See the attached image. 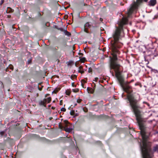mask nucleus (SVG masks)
Masks as SVG:
<instances>
[{
    "label": "nucleus",
    "mask_w": 158,
    "mask_h": 158,
    "mask_svg": "<svg viewBox=\"0 0 158 158\" xmlns=\"http://www.w3.org/2000/svg\"><path fill=\"white\" fill-rule=\"evenodd\" d=\"M118 81L124 90L129 94L127 95V98L129 101L131 106L136 117L139 128L141 130V134L143 139V146L140 144L141 150H151L150 143L148 142L147 140L148 136L146 135V127L144 122H143L140 114V112L138 110L139 107L137 103V100L134 98L133 96L130 94L132 92L131 87L129 86L127 83L123 84V80L119 78Z\"/></svg>",
    "instance_id": "nucleus-1"
},
{
    "label": "nucleus",
    "mask_w": 158,
    "mask_h": 158,
    "mask_svg": "<svg viewBox=\"0 0 158 158\" xmlns=\"http://www.w3.org/2000/svg\"><path fill=\"white\" fill-rule=\"evenodd\" d=\"M127 21V18L123 17L122 20L118 22L119 27H116V30L114 32L113 34V40L111 42V47L113 52V58L110 59V70H114L116 75L119 73L120 67V65L115 62L117 59V55L119 54V52L118 48H120L122 45L121 44L118 43V41L121 38L122 31L123 30V25L126 24Z\"/></svg>",
    "instance_id": "nucleus-2"
},
{
    "label": "nucleus",
    "mask_w": 158,
    "mask_h": 158,
    "mask_svg": "<svg viewBox=\"0 0 158 158\" xmlns=\"http://www.w3.org/2000/svg\"><path fill=\"white\" fill-rule=\"evenodd\" d=\"M47 99L46 98L44 99L43 100H40L39 102V104L40 105L46 107L47 102Z\"/></svg>",
    "instance_id": "nucleus-3"
},
{
    "label": "nucleus",
    "mask_w": 158,
    "mask_h": 158,
    "mask_svg": "<svg viewBox=\"0 0 158 158\" xmlns=\"http://www.w3.org/2000/svg\"><path fill=\"white\" fill-rule=\"evenodd\" d=\"M91 26L89 22L86 23L84 25V31L85 32L89 33V32L88 31V30L87 29L88 28H90Z\"/></svg>",
    "instance_id": "nucleus-4"
},
{
    "label": "nucleus",
    "mask_w": 158,
    "mask_h": 158,
    "mask_svg": "<svg viewBox=\"0 0 158 158\" xmlns=\"http://www.w3.org/2000/svg\"><path fill=\"white\" fill-rule=\"evenodd\" d=\"M156 3V0H150L149 2V5L151 6H154Z\"/></svg>",
    "instance_id": "nucleus-5"
},
{
    "label": "nucleus",
    "mask_w": 158,
    "mask_h": 158,
    "mask_svg": "<svg viewBox=\"0 0 158 158\" xmlns=\"http://www.w3.org/2000/svg\"><path fill=\"white\" fill-rule=\"evenodd\" d=\"M87 90L88 93L93 94L94 92V89L90 87H88L87 88Z\"/></svg>",
    "instance_id": "nucleus-6"
},
{
    "label": "nucleus",
    "mask_w": 158,
    "mask_h": 158,
    "mask_svg": "<svg viewBox=\"0 0 158 158\" xmlns=\"http://www.w3.org/2000/svg\"><path fill=\"white\" fill-rule=\"evenodd\" d=\"M78 71L79 73H81V74L83 73H84V71L83 69L82 66H80L78 68Z\"/></svg>",
    "instance_id": "nucleus-7"
},
{
    "label": "nucleus",
    "mask_w": 158,
    "mask_h": 158,
    "mask_svg": "<svg viewBox=\"0 0 158 158\" xmlns=\"http://www.w3.org/2000/svg\"><path fill=\"white\" fill-rule=\"evenodd\" d=\"M64 129L65 131L69 132H70L72 130V128H68V127H64Z\"/></svg>",
    "instance_id": "nucleus-8"
},
{
    "label": "nucleus",
    "mask_w": 158,
    "mask_h": 158,
    "mask_svg": "<svg viewBox=\"0 0 158 158\" xmlns=\"http://www.w3.org/2000/svg\"><path fill=\"white\" fill-rule=\"evenodd\" d=\"M64 32L66 35H67L69 36L71 35V33L67 31L66 30H64Z\"/></svg>",
    "instance_id": "nucleus-9"
},
{
    "label": "nucleus",
    "mask_w": 158,
    "mask_h": 158,
    "mask_svg": "<svg viewBox=\"0 0 158 158\" xmlns=\"http://www.w3.org/2000/svg\"><path fill=\"white\" fill-rule=\"evenodd\" d=\"M153 151L154 152L158 151V145H156L153 147Z\"/></svg>",
    "instance_id": "nucleus-10"
},
{
    "label": "nucleus",
    "mask_w": 158,
    "mask_h": 158,
    "mask_svg": "<svg viewBox=\"0 0 158 158\" xmlns=\"http://www.w3.org/2000/svg\"><path fill=\"white\" fill-rule=\"evenodd\" d=\"M64 127H67V124L69 123V122L67 120L64 121Z\"/></svg>",
    "instance_id": "nucleus-11"
},
{
    "label": "nucleus",
    "mask_w": 158,
    "mask_h": 158,
    "mask_svg": "<svg viewBox=\"0 0 158 158\" xmlns=\"http://www.w3.org/2000/svg\"><path fill=\"white\" fill-rule=\"evenodd\" d=\"M46 99H47V103H49L51 101V98L50 97H49V98H46Z\"/></svg>",
    "instance_id": "nucleus-12"
},
{
    "label": "nucleus",
    "mask_w": 158,
    "mask_h": 158,
    "mask_svg": "<svg viewBox=\"0 0 158 158\" xmlns=\"http://www.w3.org/2000/svg\"><path fill=\"white\" fill-rule=\"evenodd\" d=\"M88 72L89 73H91V74L92 73V69L90 67L88 69Z\"/></svg>",
    "instance_id": "nucleus-13"
},
{
    "label": "nucleus",
    "mask_w": 158,
    "mask_h": 158,
    "mask_svg": "<svg viewBox=\"0 0 158 158\" xmlns=\"http://www.w3.org/2000/svg\"><path fill=\"white\" fill-rule=\"evenodd\" d=\"M77 77V75H72L71 76V78L72 79H73L74 78H76Z\"/></svg>",
    "instance_id": "nucleus-14"
},
{
    "label": "nucleus",
    "mask_w": 158,
    "mask_h": 158,
    "mask_svg": "<svg viewBox=\"0 0 158 158\" xmlns=\"http://www.w3.org/2000/svg\"><path fill=\"white\" fill-rule=\"evenodd\" d=\"M75 113V111L74 110H71L70 112V114L72 115H73Z\"/></svg>",
    "instance_id": "nucleus-15"
},
{
    "label": "nucleus",
    "mask_w": 158,
    "mask_h": 158,
    "mask_svg": "<svg viewBox=\"0 0 158 158\" xmlns=\"http://www.w3.org/2000/svg\"><path fill=\"white\" fill-rule=\"evenodd\" d=\"M66 95H69L70 94V92L69 91H66Z\"/></svg>",
    "instance_id": "nucleus-16"
},
{
    "label": "nucleus",
    "mask_w": 158,
    "mask_h": 158,
    "mask_svg": "<svg viewBox=\"0 0 158 158\" xmlns=\"http://www.w3.org/2000/svg\"><path fill=\"white\" fill-rule=\"evenodd\" d=\"M58 29L61 31H64V30H64L63 28H58Z\"/></svg>",
    "instance_id": "nucleus-17"
},
{
    "label": "nucleus",
    "mask_w": 158,
    "mask_h": 158,
    "mask_svg": "<svg viewBox=\"0 0 158 158\" xmlns=\"http://www.w3.org/2000/svg\"><path fill=\"white\" fill-rule=\"evenodd\" d=\"M66 109L64 107L61 108V111L64 112L65 111H66Z\"/></svg>",
    "instance_id": "nucleus-18"
},
{
    "label": "nucleus",
    "mask_w": 158,
    "mask_h": 158,
    "mask_svg": "<svg viewBox=\"0 0 158 158\" xmlns=\"http://www.w3.org/2000/svg\"><path fill=\"white\" fill-rule=\"evenodd\" d=\"M5 133V131H3L0 132V134L1 136H2Z\"/></svg>",
    "instance_id": "nucleus-19"
},
{
    "label": "nucleus",
    "mask_w": 158,
    "mask_h": 158,
    "mask_svg": "<svg viewBox=\"0 0 158 158\" xmlns=\"http://www.w3.org/2000/svg\"><path fill=\"white\" fill-rule=\"evenodd\" d=\"M10 9V10H9L8 11V10H7L6 11V12L7 13H8H8H10V12H12L13 11V10H12V9H11L10 8H9Z\"/></svg>",
    "instance_id": "nucleus-20"
},
{
    "label": "nucleus",
    "mask_w": 158,
    "mask_h": 158,
    "mask_svg": "<svg viewBox=\"0 0 158 158\" xmlns=\"http://www.w3.org/2000/svg\"><path fill=\"white\" fill-rule=\"evenodd\" d=\"M81 99H79L77 100V102L78 103H80L81 102Z\"/></svg>",
    "instance_id": "nucleus-21"
},
{
    "label": "nucleus",
    "mask_w": 158,
    "mask_h": 158,
    "mask_svg": "<svg viewBox=\"0 0 158 158\" xmlns=\"http://www.w3.org/2000/svg\"><path fill=\"white\" fill-rule=\"evenodd\" d=\"M59 128L60 129H63V128H64V127L63 126L61 125L60 124H59Z\"/></svg>",
    "instance_id": "nucleus-22"
},
{
    "label": "nucleus",
    "mask_w": 158,
    "mask_h": 158,
    "mask_svg": "<svg viewBox=\"0 0 158 158\" xmlns=\"http://www.w3.org/2000/svg\"><path fill=\"white\" fill-rule=\"evenodd\" d=\"M9 68L10 69L12 70L13 69V66L12 65L9 66Z\"/></svg>",
    "instance_id": "nucleus-23"
},
{
    "label": "nucleus",
    "mask_w": 158,
    "mask_h": 158,
    "mask_svg": "<svg viewBox=\"0 0 158 158\" xmlns=\"http://www.w3.org/2000/svg\"><path fill=\"white\" fill-rule=\"evenodd\" d=\"M43 87V86H42L41 88H40L39 86H38V89L40 90H41L42 89Z\"/></svg>",
    "instance_id": "nucleus-24"
},
{
    "label": "nucleus",
    "mask_w": 158,
    "mask_h": 158,
    "mask_svg": "<svg viewBox=\"0 0 158 158\" xmlns=\"http://www.w3.org/2000/svg\"><path fill=\"white\" fill-rule=\"evenodd\" d=\"M4 0H1V3L0 4L1 5L4 2Z\"/></svg>",
    "instance_id": "nucleus-25"
},
{
    "label": "nucleus",
    "mask_w": 158,
    "mask_h": 158,
    "mask_svg": "<svg viewBox=\"0 0 158 158\" xmlns=\"http://www.w3.org/2000/svg\"><path fill=\"white\" fill-rule=\"evenodd\" d=\"M134 81V80H132L130 82H127V83L128 84H130L131 82H132L133 81Z\"/></svg>",
    "instance_id": "nucleus-26"
},
{
    "label": "nucleus",
    "mask_w": 158,
    "mask_h": 158,
    "mask_svg": "<svg viewBox=\"0 0 158 158\" xmlns=\"http://www.w3.org/2000/svg\"><path fill=\"white\" fill-rule=\"evenodd\" d=\"M98 80V77H96L95 78V81H97Z\"/></svg>",
    "instance_id": "nucleus-27"
},
{
    "label": "nucleus",
    "mask_w": 158,
    "mask_h": 158,
    "mask_svg": "<svg viewBox=\"0 0 158 158\" xmlns=\"http://www.w3.org/2000/svg\"><path fill=\"white\" fill-rule=\"evenodd\" d=\"M73 91L74 92H77V90H74V89H73Z\"/></svg>",
    "instance_id": "nucleus-28"
},
{
    "label": "nucleus",
    "mask_w": 158,
    "mask_h": 158,
    "mask_svg": "<svg viewBox=\"0 0 158 158\" xmlns=\"http://www.w3.org/2000/svg\"><path fill=\"white\" fill-rule=\"evenodd\" d=\"M100 21H102V19H101V18H100Z\"/></svg>",
    "instance_id": "nucleus-29"
},
{
    "label": "nucleus",
    "mask_w": 158,
    "mask_h": 158,
    "mask_svg": "<svg viewBox=\"0 0 158 158\" xmlns=\"http://www.w3.org/2000/svg\"><path fill=\"white\" fill-rule=\"evenodd\" d=\"M61 102H62V101L61 100V101H60V105L62 104H61Z\"/></svg>",
    "instance_id": "nucleus-30"
},
{
    "label": "nucleus",
    "mask_w": 158,
    "mask_h": 158,
    "mask_svg": "<svg viewBox=\"0 0 158 158\" xmlns=\"http://www.w3.org/2000/svg\"><path fill=\"white\" fill-rule=\"evenodd\" d=\"M10 15H8V17L9 18H10Z\"/></svg>",
    "instance_id": "nucleus-31"
},
{
    "label": "nucleus",
    "mask_w": 158,
    "mask_h": 158,
    "mask_svg": "<svg viewBox=\"0 0 158 158\" xmlns=\"http://www.w3.org/2000/svg\"><path fill=\"white\" fill-rule=\"evenodd\" d=\"M82 85V87H83V84H81Z\"/></svg>",
    "instance_id": "nucleus-32"
},
{
    "label": "nucleus",
    "mask_w": 158,
    "mask_h": 158,
    "mask_svg": "<svg viewBox=\"0 0 158 158\" xmlns=\"http://www.w3.org/2000/svg\"><path fill=\"white\" fill-rule=\"evenodd\" d=\"M135 85H137V84H135Z\"/></svg>",
    "instance_id": "nucleus-33"
},
{
    "label": "nucleus",
    "mask_w": 158,
    "mask_h": 158,
    "mask_svg": "<svg viewBox=\"0 0 158 158\" xmlns=\"http://www.w3.org/2000/svg\"><path fill=\"white\" fill-rule=\"evenodd\" d=\"M76 105H77V104H75V106H76Z\"/></svg>",
    "instance_id": "nucleus-34"
},
{
    "label": "nucleus",
    "mask_w": 158,
    "mask_h": 158,
    "mask_svg": "<svg viewBox=\"0 0 158 158\" xmlns=\"http://www.w3.org/2000/svg\"><path fill=\"white\" fill-rule=\"evenodd\" d=\"M71 14L73 15V14L72 13H71Z\"/></svg>",
    "instance_id": "nucleus-35"
}]
</instances>
